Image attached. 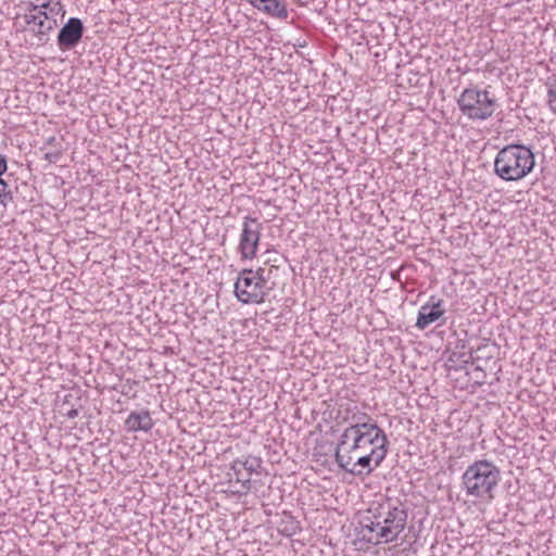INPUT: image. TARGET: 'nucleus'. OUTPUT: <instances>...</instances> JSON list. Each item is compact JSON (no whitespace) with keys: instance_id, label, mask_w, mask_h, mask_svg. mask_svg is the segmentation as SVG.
Segmentation results:
<instances>
[{"instance_id":"obj_1","label":"nucleus","mask_w":556,"mask_h":556,"mask_svg":"<svg viewBox=\"0 0 556 556\" xmlns=\"http://www.w3.org/2000/svg\"><path fill=\"white\" fill-rule=\"evenodd\" d=\"M351 424L343 430L336 447L334 458H343L349 455H358L369 452L380 443H389L383 429L364 412L352 414Z\"/></svg>"},{"instance_id":"obj_2","label":"nucleus","mask_w":556,"mask_h":556,"mask_svg":"<svg viewBox=\"0 0 556 556\" xmlns=\"http://www.w3.org/2000/svg\"><path fill=\"white\" fill-rule=\"evenodd\" d=\"M535 165L533 151L519 143L502 148L494 160V173L505 181H517L528 176Z\"/></svg>"},{"instance_id":"obj_3","label":"nucleus","mask_w":556,"mask_h":556,"mask_svg":"<svg viewBox=\"0 0 556 556\" xmlns=\"http://www.w3.org/2000/svg\"><path fill=\"white\" fill-rule=\"evenodd\" d=\"M500 480V468L488 459H479L466 468L462 476V485L469 496L493 500V491Z\"/></svg>"},{"instance_id":"obj_4","label":"nucleus","mask_w":556,"mask_h":556,"mask_svg":"<svg viewBox=\"0 0 556 556\" xmlns=\"http://www.w3.org/2000/svg\"><path fill=\"white\" fill-rule=\"evenodd\" d=\"M457 105L462 114L470 121H485L492 117L498 108L494 94L478 87L464 89L457 99Z\"/></svg>"},{"instance_id":"obj_5","label":"nucleus","mask_w":556,"mask_h":556,"mask_svg":"<svg viewBox=\"0 0 556 556\" xmlns=\"http://www.w3.org/2000/svg\"><path fill=\"white\" fill-rule=\"evenodd\" d=\"M389 443H380L370 447L369 452L358 455L339 456L336 463L345 472L353 476L370 475L384 460L388 454Z\"/></svg>"},{"instance_id":"obj_6","label":"nucleus","mask_w":556,"mask_h":556,"mask_svg":"<svg viewBox=\"0 0 556 556\" xmlns=\"http://www.w3.org/2000/svg\"><path fill=\"white\" fill-rule=\"evenodd\" d=\"M269 290L256 280L253 269L250 268L242 269L235 282V295L242 304L263 303Z\"/></svg>"},{"instance_id":"obj_7","label":"nucleus","mask_w":556,"mask_h":556,"mask_svg":"<svg viewBox=\"0 0 556 556\" xmlns=\"http://www.w3.org/2000/svg\"><path fill=\"white\" fill-rule=\"evenodd\" d=\"M262 223L250 215L245 216L242 222L238 252L241 260H253L260 245Z\"/></svg>"},{"instance_id":"obj_8","label":"nucleus","mask_w":556,"mask_h":556,"mask_svg":"<svg viewBox=\"0 0 556 556\" xmlns=\"http://www.w3.org/2000/svg\"><path fill=\"white\" fill-rule=\"evenodd\" d=\"M382 523L383 527L380 529V536L383 538L384 543L393 542L406 527L407 511L394 506L389 509Z\"/></svg>"},{"instance_id":"obj_9","label":"nucleus","mask_w":556,"mask_h":556,"mask_svg":"<svg viewBox=\"0 0 556 556\" xmlns=\"http://www.w3.org/2000/svg\"><path fill=\"white\" fill-rule=\"evenodd\" d=\"M84 31L85 27L81 20L70 17L59 30L56 38L59 48L63 51L75 48L81 40Z\"/></svg>"},{"instance_id":"obj_10","label":"nucleus","mask_w":556,"mask_h":556,"mask_svg":"<svg viewBox=\"0 0 556 556\" xmlns=\"http://www.w3.org/2000/svg\"><path fill=\"white\" fill-rule=\"evenodd\" d=\"M22 18L26 24L25 30L35 36L41 43H46L50 39V34L58 28V24L41 22L28 10L24 11Z\"/></svg>"},{"instance_id":"obj_11","label":"nucleus","mask_w":556,"mask_h":556,"mask_svg":"<svg viewBox=\"0 0 556 556\" xmlns=\"http://www.w3.org/2000/svg\"><path fill=\"white\" fill-rule=\"evenodd\" d=\"M442 304V300L434 301V296H431L429 302L420 307L415 326L424 330L430 324L437 321L445 313Z\"/></svg>"},{"instance_id":"obj_12","label":"nucleus","mask_w":556,"mask_h":556,"mask_svg":"<svg viewBox=\"0 0 556 556\" xmlns=\"http://www.w3.org/2000/svg\"><path fill=\"white\" fill-rule=\"evenodd\" d=\"M249 3L273 17L286 20L289 15L285 0H249Z\"/></svg>"},{"instance_id":"obj_13","label":"nucleus","mask_w":556,"mask_h":556,"mask_svg":"<svg viewBox=\"0 0 556 556\" xmlns=\"http://www.w3.org/2000/svg\"><path fill=\"white\" fill-rule=\"evenodd\" d=\"M25 10L30 12L46 11L51 16L60 15V21L63 22L66 11L60 0H29L25 3Z\"/></svg>"},{"instance_id":"obj_14","label":"nucleus","mask_w":556,"mask_h":556,"mask_svg":"<svg viewBox=\"0 0 556 556\" xmlns=\"http://www.w3.org/2000/svg\"><path fill=\"white\" fill-rule=\"evenodd\" d=\"M154 422L150 416L149 410L142 409L140 412H131L125 420V427L130 432L150 431Z\"/></svg>"},{"instance_id":"obj_15","label":"nucleus","mask_w":556,"mask_h":556,"mask_svg":"<svg viewBox=\"0 0 556 556\" xmlns=\"http://www.w3.org/2000/svg\"><path fill=\"white\" fill-rule=\"evenodd\" d=\"M375 527H379V521L374 522L370 518H365L359 522L357 538L366 543L379 544L383 538L380 536V531L375 533Z\"/></svg>"},{"instance_id":"obj_16","label":"nucleus","mask_w":556,"mask_h":556,"mask_svg":"<svg viewBox=\"0 0 556 556\" xmlns=\"http://www.w3.org/2000/svg\"><path fill=\"white\" fill-rule=\"evenodd\" d=\"M230 469L233 471L236 481L241 484L242 493L249 492L251 488V480L249 477L243 476L244 467L241 464V458H237L231 463Z\"/></svg>"},{"instance_id":"obj_17","label":"nucleus","mask_w":556,"mask_h":556,"mask_svg":"<svg viewBox=\"0 0 556 556\" xmlns=\"http://www.w3.org/2000/svg\"><path fill=\"white\" fill-rule=\"evenodd\" d=\"M262 459L257 456H248L241 459V464L249 475L253 472L258 473V470L262 468Z\"/></svg>"},{"instance_id":"obj_18","label":"nucleus","mask_w":556,"mask_h":556,"mask_svg":"<svg viewBox=\"0 0 556 556\" xmlns=\"http://www.w3.org/2000/svg\"><path fill=\"white\" fill-rule=\"evenodd\" d=\"M547 87V97L548 103L552 105L553 110L556 111V75H552L546 80Z\"/></svg>"},{"instance_id":"obj_19","label":"nucleus","mask_w":556,"mask_h":556,"mask_svg":"<svg viewBox=\"0 0 556 556\" xmlns=\"http://www.w3.org/2000/svg\"><path fill=\"white\" fill-rule=\"evenodd\" d=\"M33 14L36 15L37 18L41 20V22H49V23H52V24H60L62 23L60 21V15H55V16H51V14H48V12L46 11H36V12H31Z\"/></svg>"},{"instance_id":"obj_20","label":"nucleus","mask_w":556,"mask_h":556,"mask_svg":"<svg viewBox=\"0 0 556 556\" xmlns=\"http://www.w3.org/2000/svg\"><path fill=\"white\" fill-rule=\"evenodd\" d=\"M253 274H254V277L256 278V280H257L258 282H261V285H262L264 288H266V283H267L268 278H269V276H268V274H267L266 269H265V268H263V267H260V268H257L256 270H253Z\"/></svg>"},{"instance_id":"obj_21","label":"nucleus","mask_w":556,"mask_h":556,"mask_svg":"<svg viewBox=\"0 0 556 556\" xmlns=\"http://www.w3.org/2000/svg\"><path fill=\"white\" fill-rule=\"evenodd\" d=\"M61 156H62V151H61V149H56V150H54V151L47 152V153L45 154V159H46L47 161H49L50 163H56V162L60 160V157H61Z\"/></svg>"},{"instance_id":"obj_22","label":"nucleus","mask_w":556,"mask_h":556,"mask_svg":"<svg viewBox=\"0 0 556 556\" xmlns=\"http://www.w3.org/2000/svg\"><path fill=\"white\" fill-rule=\"evenodd\" d=\"M8 170V162L5 155L0 153V176L5 174Z\"/></svg>"},{"instance_id":"obj_23","label":"nucleus","mask_w":556,"mask_h":556,"mask_svg":"<svg viewBox=\"0 0 556 556\" xmlns=\"http://www.w3.org/2000/svg\"><path fill=\"white\" fill-rule=\"evenodd\" d=\"M482 350V348H478L476 351H470V358L471 359H478L480 358L479 352Z\"/></svg>"},{"instance_id":"obj_24","label":"nucleus","mask_w":556,"mask_h":556,"mask_svg":"<svg viewBox=\"0 0 556 556\" xmlns=\"http://www.w3.org/2000/svg\"><path fill=\"white\" fill-rule=\"evenodd\" d=\"M66 416L68 418H75L78 416V410L76 408H72L67 412Z\"/></svg>"},{"instance_id":"obj_25","label":"nucleus","mask_w":556,"mask_h":556,"mask_svg":"<svg viewBox=\"0 0 556 556\" xmlns=\"http://www.w3.org/2000/svg\"><path fill=\"white\" fill-rule=\"evenodd\" d=\"M54 141H55V138H54V137H49V138L47 139V142H46V143H47V144H52Z\"/></svg>"},{"instance_id":"obj_26","label":"nucleus","mask_w":556,"mask_h":556,"mask_svg":"<svg viewBox=\"0 0 556 556\" xmlns=\"http://www.w3.org/2000/svg\"><path fill=\"white\" fill-rule=\"evenodd\" d=\"M382 527H383V523H381L379 521V527H375V533L379 532Z\"/></svg>"}]
</instances>
